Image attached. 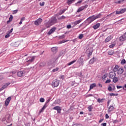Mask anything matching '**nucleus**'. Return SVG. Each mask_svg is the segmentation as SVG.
<instances>
[{
    "label": "nucleus",
    "instance_id": "nucleus-8",
    "mask_svg": "<svg viewBox=\"0 0 126 126\" xmlns=\"http://www.w3.org/2000/svg\"><path fill=\"white\" fill-rule=\"evenodd\" d=\"M53 110H56L57 111V113L59 114H61L62 112V108H61V107L60 106H55L53 108Z\"/></svg>",
    "mask_w": 126,
    "mask_h": 126
},
{
    "label": "nucleus",
    "instance_id": "nucleus-15",
    "mask_svg": "<svg viewBox=\"0 0 126 126\" xmlns=\"http://www.w3.org/2000/svg\"><path fill=\"white\" fill-rule=\"evenodd\" d=\"M56 31V28H53L48 32V35H51L52 33H54Z\"/></svg>",
    "mask_w": 126,
    "mask_h": 126
},
{
    "label": "nucleus",
    "instance_id": "nucleus-14",
    "mask_svg": "<svg viewBox=\"0 0 126 126\" xmlns=\"http://www.w3.org/2000/svg\"><path fill=\"white\" fill-rule=\"evenodd\" d=\"M117 71L118 74L121 75V74H123V73L124 72V69L120 68L118 69V70H117Z\"/></svg>",
    "mask_w": 126,
    "mask_h": 126
},
{
    "label": "nucleus",
    "instance_id": "nucleus-41",
    "mask_svg": "<svg viewBox=\"0 0 126 126\" xmlns=\"http://www.w3.org/2000/svg\"><path fill=\"white\" fill-rule=\"evenodd\" d=\"M115 46H116V45L115 44H112L109 45V48L113 49V48H114V47H115Z\"/></svg>",
    "mask_w": 126,
    "mask_h": 126
},
{
    "label": "nucleus",
    "instance_id": "nucleus-53",
    "mask_svg": "<svg viewBox=\"0 0 126 126\" xmlns=\"http://www.w3.org/2000/svg\"><path fill=\"white\" fill-rule=\"evenodd\" d=\"M112 91H115V89H116V87L115 86H113L112 87Z\"/></svg>",
    "mask_w": 126,
    "mask_h": 126
},
{
    "label": "nucleus",
    "instance_id": "nucleus-61",
    "mask_svg": "<svg viewBox=\"0 0 126 126\" xmlns=\"http://www.w3.org/2000/svg\"><path fill=\"white\" fill-rule=\"evenodd\" d=\"M51 100L50 99H48L46 101V104H48V103H49V102H50V101Z\"/></svg>",
    "mask_w": 126,
    "mask_h": 126
},
{
    "label": "nucleus",
    "instance_id": "nucleus-40",
    "mask_svg": "<svg viewBox=\"0 0 126 126\" xmlns=\"http://www.w3.org/2000/svg\"><path fill=\"white\" fill-rule=\"evenodd\" d=\"M110 96H118V94H115L114 93L109 94Z\"/></svg>",
    "mask_w": 126,
    "mask_h": 126
},
{
    "label": "nucleus",
    "instance_id": "nucleus-19",
    "mask_svg": "<svg viewBox=\"0 0 126 126\" xmlns=\"http://www.w3.org/2000/svg\"><path fill=\"white\" fill-rule=\"evenodd\" d=\"M48 107V103H46L45 102V104H44V105L43 106V107L42 108L41 111H40V113H42V112H44V110H45V109L46 108V107Z\"/></svg>",
    "mask_w": 126,
    "mask_h": 126
},
{
    "label": "nucleus",
    "instance_id": "nucleus-7",
    "mask_svg": "<svg viewBox=\"0 0 126 126\" xmlns=\"http://www.w3.org/2000/svg\"><path fill=\"white\" fill-rule=\"evenodd\" d=\"M109 78L113 79L116 76V72L115 71L110 72L109 74Z\"/></svg>",
    "mask_w": 126,
    "mask_h": 126
},
{
    "label": "nucleus",
    "instance_id": "nucleus-26",
    "mask_svg": "<svg viewBox=\"0 0 126 126\" xmlns=\"http://www.w3.org/2000/svg\"><path fill=\"white\" fill-rule=\"evenodd\" d=\"M119 70V65H117L115 66V67L113 69V71L114 72H116Z\"/></svg>",
    "mask_w": 126,
    "mask_h": 126
},
{
    "label": "nucleus",
    "instance_id": "nucleus-63",
    "mask_svg": "<svg viewBox=\"0 0 126 126\" xmlns=\"http://www.w3.org/2000/svg\"><path fill=\"white\" fill-rule=\"evenodd\" d=\"M25 17H23L21 18V21H23L24 20H25Z\"/></svg>",
    "mask_w": 126,
    "mask_h": 126
},
{
    "label": "nucleus",
    "instance_id": "nucleus-30",
    "mask_svg": "<svg viewBox=\"0 0 126 126\" xmlns=\"http://www.w3.org/2000/svg\"><path fill=\"white\" fill-rule=\"evenodd\" d=\"M126 0H119L118 1L115 2V3H123V2Z\"/></svg>",
    "mask_w": 126,
    "mask_h": 126
},
{
    "label": "nucleus",
    "instance_id": "nucleus-59",
    "mask_svg": "<svg viewBox=\"0 0 126 126\" xmlns=\"http://www.w3.org/2000/svg\"><path fill=\"white\" fill-rule=\"evenodd\" d=\"M72 126H81L79 124H74Z\"/></svg>",
    "mask_w": 126,
    "mask_h": 126
},
{
    "label": "nucleus",
    "instance_id": "nucleus-39",
    "mask_svg": "<svg viewBox=\"0 0 126 126\" xmlns=\"http://www.w3.org/2000/svg\"><path fill=\"white\" fill-rule=\"evenodd\" d=\"M108 91H113L112 88V87H111V86H108Z\"/></svg>",
    "mask_w": 126,
    "mask_h": 126
},
{
    "label": "nucleus",
    "instance_id": "nucleus-17",
    "mask_svg": "<svg viewBox=\"0 0 126 126\" xmlns=\"http://www.w3.org/2000/svg\"><path fill=\"white\" fill-rule=\"evenodd\" d=\"M112 38L113 37H112V36H108L105 40V43H108V42H110V40H112Z\"/></svg>",
    "mask_w": 126,
    "mask_h": 126
},
{
    "label": "nucleus",
    "instance_id": "nucleus-9",
    "mask_svg": "<svg viewBox=\"0 0 126 126\" xmlns=\"http://www.w3.org/2000/svg\"><path fill=\"white\" fill-rule=\"evenodd\" d=\"M125 40H126V32L124 33V35L120 37V41L121 42H124Z\"/></svg>",
    "mask_w": 126,
    "mask_h": 126
},
{
    "label": "nucleus",
    "instance_id": "nucleus-51",
    "mask_svg": "<svg viewBox=\"0 0 126 126\" xmlns=\"http://www.w3.org/2000/svg\"><path fill=\"white\" fill-rule=\"evenodd\" d=\"M117 89H121V88H123V86H117Z\"/></svg>",
    "mask_w": 126,
    "mask_h": 126
},
{
    "label": "nucleus",
    "instance_id": "nucleus-45",
    "mask_svg": "<svg viewBox=\"0 0 126 126\" xmlns=\"http://www.w3.org/2000/svg\"><path fill=\"white\" fill-rule=\"evenodd\" d=\"M10 33L8 32V33L5 36V38H8V37H9L10 36Z\"/></svg>",
    "mask_w": 126,
    "mask_h": 126
},
{
    "label": "nucleus",
    "instance_id": "nucleus-64",
    "mask_svg": "<svg viewBox=\"0 0 126 126\" xmlns=\"http://www.w3.org/2000/svg\"><path fill=\"white\" fill-rule=\"evenodd\" d=\"M103 121H104V119H100L99 121V123H102V122H103Z\"/></svg>",
    "mask_w": 126,
    "mask_h": 126
},
{
    "label": "nucleus",
    "instance_id": "nucleus-58",
    "mask_svg": "<svg viewBox=\"0 0 126 126\" xmlns=\"http://www.w3.org/2000/svg\"><path fill=\"white\" fill-rule=\"evenodd\" d=\"M82 2V0H79L76 3V4H77L78 3H81Z\"/></svg>",
    "mask_w": 126,
    "mask_h": 126
},
{
    "label": "nucleus",
    "instance_id": "nucleus-23",
    "mask_svg": "<svg viewBox=\"0 0 126 126\" xmlns=\"http://www.w3.org/2000/svg\"><path fill=\"white\" fill-rule=\"evenodd\" d=\"M113 79V82H114V83H117V82H118L119 81V79H118L117 77H115L112 78Z\"/></svg>",
    "mask_w": 126,
    "mask_h": 126
},
{
    "label": "nucleus",
    "instance_id": "nucleus-37",
    "mask_svg": "<svg viewBox=\"0 0 126 126\" xmlns=\"http://www.w3.org/2000/svg\"><path fill=\"white\" fill-rule=\"evenodd\" d=\"M40 102H41V103H44V102H45V99L43 97L40 98Z\"/></svg>",
    "mask_w": 126,
    "mask_h": 126
},
{
    "label": "nucleus",
    "instance_id": "nucleus-2",
    "mask_svg": "<svg viewBox=\"0 0 126 126\" xmlns=\"http://www.w3.org/2000/svg\"><path fill=\"white\" fill-rule=\"evenodd\" d=\"M52 85L53 87H58V86L60 85V81L58 80L57 79L53 80Z\"/></svg>",
    "mask_w": 126,
    "mask_h": 126
},
{
    "label": "nucleus",
    "instance_id": "nucleus-57",
    "mask_svg": "<svg viewBox=\"0 0 126 126\" xmlns=\"http://www.w3.org/2000/svg\"><path fill=\"white\" fill-rule=\"evenodd\" d=\"M65 18V17L64 16H62L60 18V19H64Z\"/></svg>",
    "mask_w": 126,
    "mask_h": 126
},
{
    "label": "nucleus",
    "instance_id": "nucleus-38",
    "mask_svg": "<svg viewBox=\"0 0 126 126\" xmlns=\"http://www.w3.org/2000/svg\"><path fill=\"white\" fill-rule=\"evenodd\" d=\"M126 63V60L123 59L121 61V64H125V63Z\"/></svg>",
    "mask_w": 126,
    "mask_h": 126
},
{
    "label": "nucleus",
    "instance_id": "nucleus-49",
    "mask_svg": "<svg viewBox=\"0 0 126 126\" xmlns=\"http://www.w3.org/2000/svg\"><path fill=\"white\" fill-rule=\"evenodd\" d=\"M116 14H122V13H121V11H117L116 12Z\"/></svg>",
    "mask_w": 126,
    "mask_h": 126
},
{
    "label": "nucleus",
    "instance_id": "nucleus-24",
    "mask_svg": "<svg viewBox=\"0 0 126 126\" xmlns=\"http://www.w3.org/2000/svg\"><path fill=\"white\" fill-rule=\"evenodd\" d=\"M57 60L56 57H53L50 61L51 63H54Z\"/></svg>",
    "mask_w": 126,
    "mask_h": 126
},
{
    "label": "nucleus",
    "instance_id": "nucleus-52",
    "mask_svg": "<svg viewBox=\"0 0 126 126\" xmlns=\"http://www.w3.org/2000/svg\"><path fill=\"white\" fill-rule=\"evenodd\" d=\"M12 31H13V28H12L10 31L8 32V33H9V34H10V33H12Z\"/></svg>",
    "mask_w": 126,
    "mask_h": 126
},
{
    "label": "nucleus",
    "instance_id": "nucleus-29",
    "mask_svg": "<svg viewBox=\"0 0 126 126\" xmlns=\"http://www.w3.org/2000/svg\"><path fill=\"white\" fill-rule=\"evenodd\" d=\"M76 62V60H73V61H71V62L68 63L67 65H71V64H73L74 63Z\"/></svg>",
    "mask_w": 126,
    "mask_h": 126
},
{
    "label": "nucleus",
    "instance_id": "nucleus-43",
    "mask_svg": "<svg viewBox=\"0 0 126 126\" xmlns=\"http://www.w3.org/2000/svg\"><path fill=\"white\" fill-rule=\"evenodd\" d=\"M12 19H13V16L12 15H10V18H9V21H12Z\"/></svg>",
    "mask_w": 126,
    "mask_h": 126
},
{
    "label": "nucleus",
    "instance_id": "nucleus-60",
    "mask_svg": "<svg viewBox=\"0 0 126 126\" xmlns=\"http://www.w3.org/2000/svg\"><path fill=\"white\" fill-rule=\"evenodd\" d=\"M109 115L108 114H106L105 115V118L106 119H109Z\"/></svg>",
    "mask_w": 126,
    "mask_h": 126
},
{
    "label": "nucleus",
    "instance_id": "nucleus-27",
    "mask_svg": "<svg viewBox=\"0 0 126 126\" xmlns=\"http://www.w3.org/2000/svg\"><path fill=\"white\" fill-rule=\"evenodd\" d=\"M74 1H75V0H67V4H71Z\"/></svg>",
    "mask_w": 126,
    "mask_h": 126
},
{
    "label": "nucleus",
    "instance_id": "nucleus-3",
    "mask_svg": "<svg viewBox=\"0 0 126 126\" xmlns=\"http://www.w3.org/2000/svg\"><path fill=\"white\" fill-rule=\"evenodd\" d=\"M51 25H54L55 23H57V18L53 17L51 18V20L49 21Z\"/></svg>",
    "mask_w": 126,
    "mask_h": 126
},
{
    "label": "nucleus",
    "instance_id": "nucleus-28",
    "mask_svg": "<svg viewBox=\"0 0 126 126\" xmlns=\"http://www.w3.org/2000/svg\"><path fill=\"white\" fill-rule=\"evenodd\" d=\"M94 87H96V84L95 83H94V84H92L91 85H90V89H93L94 88Z\"/></svg>",
    "mask_w": 126,
    "mask_h": 126
},
{
    "label": "nucleus",
    "instance_id": "nucleus-11",
    "mask_svg": "<svg viewBox=\"0 0 126 126\" xmlns=\"http://www.w3.org/2000/svg\"><path fill=\"white\" fill-rule=\"evenodd\" d=\"M114 106H113V105H110L108 109V113L110 114L111 112H113V111H114Z\"/></svg>",
    "mask_w": 126,
    "mask_h": 126
},
{
    "label": "nucleus",
    "instance_id": "nucleus-62",
    "mask_svg": "<svg viewBox=\"0 0 126 126\" xmlns=\"http://www.w3.org/2000/svg\"><path fill=\"white\" fill-rule=\"evenodd\" d=\"M51 100L50 99H48L46 101V104H48V103H49V102H50V101Z\"/></svg>",
    "mask_w": 126,
    "mask_h": 126
},
{
    "label": "nucleus",
    "instance_id": "nucleus-55",
    "mask_svg": "<svg viewBox=\"0 0 126 126\" xmlns=\"http://www.w3.org/2000/svg\"><path fill=\"white\" fill-rule=\"evenodd\" d=\"M65 40H63L60 42V44H63V43H65Z\"/></svg>",
    "mask_w": 126,
    "mask_h": 126
},
{
    "label": "nucleus",
    "instance_id": "nucleus-34",
    "mask_svg": "<svg viewBox=\"0 0 126 126\" xmlns=\"http://www.w3.org/2000/svg\"><path fill=\"white\" fill-rule=\"evenodd\" d=\"M84 35L83 34H80L78 36V38L80 39H82V38H83Z\"/></svg>",
    "mask_w": 126,
    "mask_h": 126
},
{
    "label": "nucleus",
    "instance_id": "nucleus-42",
    "mask_svg": "<svg viewBox=\"0 0 126 126\" xmlns=\"http://www.w3.org/2000/svg\"><path fill=\"white\" fill-rule=\"evenodd\" d=\"M58 70H59V68L56 67L55 69H54L53 70V72H56V71H58Z\"/></svg>",
    "mask_w": 126,
    "mask_h": 126
},
{
    "label": "nucleus",
    "instance_id": "nucleus-21",
    "mask_svg": "<svg viewBox=\"0 0 126 126\" xmlns=\"http://www.w3.org/2000/svg\"><path fill=\"white\" fill-rule=\"evenodd\" d=\"M81 21H82V19H80L78 21H76L74 22V24L76 26V25L79 24V23H80V22H81Z\"/></svg>",
    "mask_w": 126,
    "mask_h": 126
},
{
    "label": "nucleus",
    "instance_id": "nucleus-35",
    "mask_svg": "<svg viewBox=\"0 0 126 126\" xmlns=\"http://www.w3.org/2000/svg\"><path fill=\"white\" fill-rule=\"evenodd\" d=\"M89 112H91L92 111V106L90 105L88 107Z\"/></svg>",
    "mask_w": 126,
    "mask_h": 126
},
{
    "label": "nucleus",
    "instance_id": "nucleus-10",
    "mask_svg": "<svg viewBox=\"0 0 126 126\" xmlns=\"http://www.w3.org/2000/svg\"><path fill=\"white\" fill-rule=\"evenodd\" d=\"M87 53H88V57H90L92 55V53H93V48H90L87 50Z\"/></svg>",
    "mask_w": 126,
    "mask_h": 126
},
{
    "label": "nucleus",
    "instance_id": "nucleus-47",
    "mask_svg": "<svg viewBox=\"0 0 126 126\" xmlns=\"http://www.w3.org/2000/svg\"><path fill=\"white\" fill-rule=\"evenodd\" d=\"M107 78V74H105L102 77V79L104 80V79H106Z\"/></svg>",
    "mask_w": 126,
    "mask_h": 126
},
{
    "label": "nucleus",
    "instance_id": "nucleus-54",
    "mask_svg": "<svg viewBox=\"0 0 126 126\" xmlns=\"http://www.w3.org/2000/svg\"><path fill=\"white\" fill-rule=\"evenodd\" d=\"M67 29H70V28H71V25H67Z\"/></svg>",
    "mask_w": 126,
    "mask_h": 126
},
{
    "label": "nucleus",
    "instance_id": "nucleus-46",
    "mask_svg": "<svg viewBox=\"0 0 126 126\" xmlns=\"http://www.w3.org/2000/svg\"><path fill=\"white\" fill-rule=\"evenodd\" d=\"M40 6H44L45 5V2H42L40 3Z\"/></svg>",
    "mask_w": 126,
    "mask_h": 126
},
{
    "label": "nucleus",
    "instance_id": "nucleus-1",
    "mask_svg": "<svg viewBox=\"0 0 126 126\" xmlns=\"http://www.w3.org/2000/svg\"><path fill=\"white\" fill-rule=\"evenodd\" d=\"M101 16H102V14L101 13H99L97 15H93L92 16L89 17L87 19V21L88 22V23L90 24L92 22H93L94 20H96V19L98 18H101Z\"/></svg>",
    "mask_w": 126,
    "mask_h": 126
},
{
    "label": "nucleus",
    "instance_id": "nucleus-32",
    "mask_svg": "<svg viewBox=\"0 0 126 126\" xmlns=\"http://www.w3.org/2000/svg\"><path fill=\"white\" fill-rule=\"evenodd\" d=\"M121 12V14H123V13H125L126 11V8H123L120 10Z\"/></svg>",
    "mask_w": 126,
    "mask_h": 126
},
{
    "label": "nucleus",
    "instance_id": "nucleus-44",
    "mask_svg": "<svg viewBox=\"0 0 126 126\" xmlns=\"http://www.w3.org/2000/svg\"><path fill=\"white\" fill-rule=\"evenodd\" d=\"M64 37H65L64 35L63 34L59 36V39H64Z\"/></svg>",
    "mask_w": 126,
    "mask_h": 126
},
{
    "label": "nucleus",
    "instance_id": "nucleus-20",
    "mask_svg": "<svg viewBox=\"0 0 126 126\" xmlns=\"http://www.w3.org/2000/svg\"><path fill=\"white\" fill-rule=\"evenodd\" d=\"M99 27H100V23H97L93 26V28L94 29V30H96V29H98Z\"/></svg>",
    "mask_w": 126,
    "mask_h": 126
},
{
    "label": "nucleus",
    "instance_id": "nucleus-33",
    "mask_svg": "<svg viewBox=\"0 0 126 126\" xmlns=\"http://www.w3.org/2000/svg\"><path fill=\"white\" fill-rule=\"evenodd\" d=\"M103 101H104V99L98 98V99H97V102H98V103H102V102H103Z\"/></svg>",
    "mask_w": 126,
    "mask_h": 126
},
{
    "label": "nucleus",
    "instance_id": "nucleus-50",
    "mask_svg": "<svg viewBox=\"0 0 126 126\" xmlns=\"http://www.w3.org/2000/svg\"><path fill=\"white\" fill-rule=\"evenodd\" d=\"M110 82H111V79H108L106 81L105 83H110Z\"/></svg>",
    "mask_w": 126,
    "mask_h": 126
},
{
    "label": "nucleus",
    "instance_id": "nucleus-22",
    "mask_svg": "<svg viewBox=\"0 0 126 126\" xmlns=\"http://www.w3.org/2000/svg\"><path fill=\"white\" fill-rule=\"evenodd\" d=\"M94 62H95V58L94 57L90 60L89 63L90 64H93V63H94Z\"/></svg>",
    "mask_w": 126,
    "mask_h": 126
},
{
    "label": "nucleus",
    "instance_id": "nucleus-16",
    "mask_svg": "<svg viewBox=\"0 0 126 126\" xmlns=\"http://www.w3.org/2000/svg\"><path fill=\"white\" fill-rule=\"evenodd\" d=\"M51 51L54 54H56L58 52V47H54L51 48Z\"/></svg>",
    "mask_w": 126,
    "mask_h": 126
},
{
    "label": "nucleus",
    "instance_id": "nucleus-12",
    "mask_svg": "<svg viewBox=\"0 0 126 126\" xmlns=\"http://www.w3.org/2000/svg\"><path fill=\"white\" fill-rule=\"evenodd\" d=\"M17 75L19 77H22V76H23V75H24V72H23V71H20L17 72Z\"/></svg>",
    "mask_w": 126,
    "mask_h": 126
},
{
    "label": "nucleus",
    "instance_id": "nucleus-48",
    "mask_svg": "<svg viewBox=\"0 0 126 126\" xmlns=\"http://www.w3.org/2000/svg\"><path fill=\"white\" fill-rule=\"evenodd\" d=\"M18 11L17 10H15L13 11L12 14H16V13Z\"/></svg>",
    "mask_w": 126,
    "mask_h": 126
},
{
    "label": "nucleus",
    "instance_id": "nucleus-31",
    "mask_svg": "<svg viewBox=\"0 0 126 126\" xmlns=\"http://www.w3.org/2000/svg\"><path fill=\"white\" fill-rule=\"evenodd\" d=\"M45 65H46V63L45 62H42L39 64V66L40 67L45 66Z\"/></svg>",
    "mask_w": 126,
    "mask_h": 126
},
{
    "label": "nucleus",
    "instance_id": "nucleus-13",
    "mask_svg": "<svg viewBox=\"0 0 126 126\" xmlns=\"http://www.w3.org/2000/svg\"><path fill=\"white\" fill-rule=\"evenodd\" d=\"M9 84H10V83H8L5 84V85H4L0 89V91H2V90H3V89H5V88H6L7 87V86H8V85H9Z\"/></svg>",
    "mask_w": 126,
    "mask_h": 126
},
{
    "label": "nucleus",
    "instance_id": "nucleus-5",
    "mask_svg": "<svg viewBox=\"0 0 126 126\" xmlns=\"http://www.w3.org/2000/svg\"><path fill=\"white\" fill-rule=\"evenodd\" d=\"M88 7V5H85L84 6H82L78 8L77 10V12H80L82 11V10H84V9H85V8H87Z\"/></svg>",
    "mask_w": 126,
    "mask_h": 126
},
{
    "label": "nucleus",
    "instance_id": "nucleus-56",
    "mask_svg": "<svg viewBox=\"0 0 126 126\" xmlns=\"http://www.w3.org/2000/svg\"><path fill=\"white\" fill-rule=\"evenodd\" d=\"M101 126H107V123H102Z\"/></svg>",
    "mask_w": 126,
    "mask_h": 126
},
{
    "label": "nucleus",
    "instance_id": "nucleus-4",
    "mask_svg": "<svg viewBox=\"0 0 126 126\" xmlns=\"http://www.w3.org/2000/svg\"><path fill=\"white\" fill-rule=\"evenodd\" d=\"M42 21H43V19L41 18H38L34 22V24L35 25H36V26H38V25H40V24L42 23Z\"/></svg>",
    "mask_w": 126,
    "mask_h": 126
},
{
    "label": "nucleus",
    "instance_id": "nucleus-6",
    "mask_svg": "<svg viewBox=\"0 0 126 126\" xmlns=\"http://www.w3.org/2000/svg\"><path fill=\"white\" fill-rule=\"evenodd\" d=\"M11 100V97L10 96L8 97L5 101L4 105L6 106V107H7V106H8V104H9V102H10Z\"/></svg>",
    "mask_w": 126,
    "mask_h": 126
},
{
    "label": "nucleus",
    "instance_id": "nucleus-36",
    "mask_svg": "<svg viewBox=\"0 0 126 126\" xmlns=\"http://www.w3.org/2000/svg\"><path fill=\"white\" fill-rule=\"evenodd\" d=\"M65 10H66V9H64L61 11H60V14H63V13H64V11H65Z\"/></svg>",
    "mask_w": 126,
    "mask_h": 126
},
{
    "label": "nucleus",
    "instance_id": "nucleus-18",
    "mask_svg": "<svg viewBox=\"0 0 126 126\" xmlns=\"http://www.w3.org/2000/svg\"><path fill=\"white\" fill-rule=\"evenodd\" d=\"M78 62L81 65H83L84 61L83 58H81V57L79 59H78Z\"/></svg>",
    "mask_w": 126,
    "mask_h": 126
},
{
    "label": "nucleus",
    "instance_id": "nucleus-25",
    "mask_svg": "<svg viewBox=\"0 0 126 126\" xmlns=\"http://www.w3.org/2000/svg\"><path fill=\"white\" fill-rule=\"evenodd\" d=\"M114 53L115 52H114L113 50H110L108 52V54L109 55V56H113Z\"/></svg>",
    "mask_w": 126,
    "mask_h": 126
}]
</instances>
